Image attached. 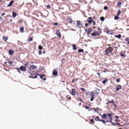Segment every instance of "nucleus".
<instances>
[{"mask_svg":"<svg viewBox=\"0 0 129 129\" xmlns=\"http://www.w3.org/2000/svg\"><path fill=\"white\" fill-rule=\"evenodd\" d=\"M112 49V48L109 47L107 50H105V52L107 53H110L111 52Z\"/></svg>","mask_w":129,"mask_h":129,"instance_id":"obj_1","label":"nucleus"},{"mask_svg":"<svg viewBox=\"0 0 129 129\" xmlns=\"http://www.w3.org/2000/svg\"><path fill=\"white\" fill-rule=\"evenodd\" d=\"M100 35V33L98 32L95 31L94 33L91 34V35L92 36H96L97 35Z\"/></svg>","mask_w":129,"mask_h":129,"instance_id":"obj_2","label":"nucleus"},{"mask_svg":"<svg viewBox=\"0 0 129 129\" xmlns=\"http://www.w3.org/2000/svg\"><path fill=\"white\" fill-rule=\"evenodd\" d=\"M56 34L57 36L59 38H60L61 35L60 34V31L58 29L56 31Z\"/></svg>","mask_w":129,"mask_h":129,"instance_id":"obj_3","label":"nucleus"},{"mask_svg":"<svg viewBox=\"0 0 129 129\" xmlns=\"http://www.w3.org/2000/svg\"><path fill=\"white\" fill-rule=\"evenodd\" d=\"M92 21H93L91 17H89L87 19V21L89 23H91Z\"/></svg>","mask_w":129,"mask_h":129,"instance_id":"obj_4","label":"nucleus"},{"mask_svg":"<svg viewBox=\"0 0 129 129\" xmlns=\"http://www.w3.org/2000/svg\"><path fill=\"white\" fill-rule=\"evenodd\" d=\"M37 67L36 66H34L33 65H32L30 66L29 67V69L31 70H34Z\"/></svg>","mask_w":129,"mask_h":129,"instance_id":"obj_5","label":"nucleus"},{"mask_svg":"<svg viewBox=\"0 0 129 129\" xmlns=\"http://www.w3.org/2000/svg\"><path fill=\"white\" fill-rule=\"evenodd\" d=\"M20 69L22 71H24L26 70V68L23 66H21L20 67Z\"/></svg>","mask_w":129,"mask_h":129,"instance_id":"obj_6","label":"nucleus"},{"mask_svg":"<svg viewBox=\"0 0 129 129\" xmlns=\"http://www.w3.org/2000/svg\"><path fill=\"white\" fill-rule=\"evenodd\" d=\"M57 72L55 70H54L53 71L52 74L54 76H57Z\"/></svg>","mask_w":129,"mask_h":129,"instance_id":"obj_7","label":"nucleus"},{"mask_svg":"<svg viewBox=\"0 0 129 129\" xmlns=\"http://www.w3.org/2000/svg\"><path fill=\"white\" fill-rule=\"evenodd\" d=\"M121 88V86L120 85H118L116 88V90L117 91H118V90L120 89Z\"/></svg>","mask_w":129,"mask_h":129,"instance_id":"obj_8","label":"nucleus"},{"mask_svg":"<svg viewBox=\"0 0 129 129\" xmlns=\"http://www.w3.org/2000/svg\"><path fill=\"white\" fill-rule=\"evenodd\" d=\"M107 115L109 117V118L110 119V120H112V118L111 117V114L110 113H109Z\"/></svg>","mask_w":129,"mask_h":129,"instance_id":"obj_9","label":"nucleus"},{"mask_svg":"<svg viewBox=\"0 0 129 129\" xmlns=\"http://www.w3.org/2000/svg\"><path fill=\"white\" fill-rule=\"evenodd\" d=\"M72 92L71 94L72 95H75V90L74 89H72Z\"/></svg>","mask_w":129,"mask_h":129,"instance_id":"obj_10","label":"nucleus"},{"mask_svg":"<svg viewBox=\"0 0 129 129\" xmlns=\"http://www.w3.org/2000/svg\"><path fill=\"white\" fill-rule=\"evenodd\" d=\"M9 54L10 55H12L13 53V51L12 50H10L9 51Z\"/></svg>","mask_w":129,"mask_h":129,"instance_id":"obj_11","label":"nucleus"},{"mask_svg":"<svg viewBox=\"0 0 129 129\" xmlns=\"http://www.w3.org/2000/svg\"><path fill=\"white\" fill-rule=\"evenodd\" d=\"M13 3H14V1H11L10 2L9 4L7 5V7H9V6H11L12 5Z\"/></svg>","mask_w":129,"mask_h":129,"instance_id":"obj_12","label":"nucleus"},{"mask_svg":"<svg viewBox=\"0 0 129 129\" xmlns=\"http://www.w3.org/2000/svg\"><path fill=\"white\" fill-rule=\"evenodd\" d=\"M102 118H105L107 117V115L106 114H104L102 116Z\"/></svg>","mask_w":129,"mask_h":129,"instance_id":"obj_13","label":"nucleus"},{"mask_svg":"<svg viewBox=\"0 0 129 129\" xmlns=\"http://www.w3.org/2000/svg\"><path fill=\"white\" fill-rule=\"evenodd\" d=\"M24 27H20V30L21 33H23L24 32Z\"/></svg>","mask_w":129,"mask_h":129,"instance_id":"obj_14","label":"nucleus"},{"mask_svg":"<svg viewBox=\"0 0 129 129\" xmlns=\"http://www.w3.org/2000/svg\"><path fill=\"white\" fill-rule=\"evenodd\" d=\"M3 40H4L6 42L8 39V37H5L4 36H3Z\"/></svg>","mask_w":129,"mask_h":129,"instance_id":"obj_15","label":"nucleus"},{"mask_svg":"<svg viewBox=\"0 0 129 129\" xmlns=\"http://www.w3.org/2000/svg\"><path fill=\"white\" fill-rule=\"evenodd\" d=\"M16 13L14 12H13L12 13V16L13 17H16Z\"/></svg>","mask_w":129,"mask_h":129,"instance_id":"obj_16","label":"nucleus"},{"mask_svg":"<svg viewBox=\"0 0 129 129\" xmlns=\"http://www.w3.org/2000/svg\"><path fill=\"white\" fill-rule=\"evenodd\" d=\"M72 46L73 47V49L74 50H75L76 49V46L75 44H73L72 45Z\"/></svg>","mask_w":129,"mask_h":129,"instance_id":"obj_17","label":"nucleus"},{"mask_svg":"<svg viewBox=\"0 0 129 129\" xmlns=\"http://www.w3.org/2000/svg\"><path fill=\"white\" fill-rule=\"evenodd\" d=\"M90 93L91 94H90V95L91 97H94V93H93L91 92H90Z\"/></svg>","mask_w":129,"mask_h":129,"instance_id":"obj_18","label":"nucleus"},{"mask_svg":"<svg viewBox=\"0 0 129 129\" xmlns=\"http://www.w3.org/2000/svg\"><path fill=\"white\" fill-rule=\"evenodd\" d=\"M81 23L80 21L78 20L77 22V26L79 25Z\"/></svg>","mask_w":129,"mask_h":129,"instance_id":"obj_19","label":"nucleus"},{"mask_svg":"<svg viewBox=\"0 0 129 129\" xmlns=\"http://www.w3.org/2000/svg\"><path fill=\"white\" fill-rule=\"evenodd\" d=\"M92 29L90 28H89L88 30V31L87 33V34L88 35L92 31Z\"/></svg>","mask_w":129,"mask_h":129,"instance_id":"obj_20","label":"nucleus"},{"mask_svg":"<svg viewBox=\"0 0 129 129\" xmlns=\"http://www.w3.org/2000/svg\"><path fill=\"white\" fill-rule=\"evenodd\" d=\"M112 124L113 125L115 126L116 125H120V123H114L113 124Z\"/></svg>","mask_w":129,"mask_h":129,"instance_id":"obj_21","label":"nucleus"},{"mask_svg":"<svg viewBox=\"0 0 129 129\" xmlns=\"http://www.w3.org/2000/svg\"><path fill=\"white\" fill-rule=\"evenodd\" d=\"M121 37V35H120L119 34L118 35H116L115 36V37H117V38L118 39L120 38Z\"/></svg>","mask_w":129,"mask_h":129,"instance_id":"obj_22","label":"nucleus"},{"mask_svg":"<svg viewBox=\"0 0 129 129\" xmlns=\"http://www.w3.org/2000/svg\"><path fill=\"white\" fill-rule=\"evenodd\" d=\"M83 50L82 49H80L78 50V52H83Z\"/></svg>","mask_w":129,"mask_h":129,"instance_id":"obj_23","label":"nucleus"},{"mask_svg":"<svg viewBox=\"0 0 129 129\" xmlns=\"http://www.w3.org/2000/svg\"><path fill=\"white\" fill-rule=\"evenodd\" d=\"M120 55L121 56H122L123 57H124L126 56V55H124L122 53H121L120 54Z\"/></svg>","mask_w":129,"mask_h":129,"instance_id":"obj_24","label":"nucleus"},{"mask_svg":"<svg viewBox=\"0 0 129 129\" xmlns=\"http://www.w3.org/2000/svg\"><path fill=\"white\" fill-rule=\"evenodd\" d=\"M108 80L107 79H105L103 81V84H105Z\"/></svg>","mask_w":129,"mask_h":129,"instance_id":"obj_25","label":"nucleus"},{"mask_svg":"<svg viewBox=\"0 0 129 129\" xmlns=\"http://www.w3.org/2000/svg\"><path fill=\"white\" fill-rule=\"evenodd\" d=\"M94 110L96 112H98V108H94Z\"/></svg>","mask_w":129,"mask_h":129,"instance_id":"obj_26","label":"nucleus"},{"mask_svg":"<svg viewBox=\"0 0 129 129\" xmlns=\"http://www.w3.org/2000/svg\"><path fill=\"white\" fill-rule=\"evenodd\" d=\"M38 76H39L41 78H42L43 77H44V75H38Z\"/></svg>","mask_w":129,"mask_h":129,"instance_id":"obj_27","label":"nucleus"},{"mask_svg":"<svg viewBox=\"0 0 129 129\" xmlns=\"http://www.w3.org/2000/svg\"><path fill=\"white\" fill-rule=\"evenodd\" d=\"M114 19L115 20L118 19H119L118 16L117 15V16H115L114 17Z\"/></svg>","mask_w":129,"mask_h":129,"instance_id":"obj_28","label":"nucleus"},{"mask_svg":"<svg viewBox=\"0 0 129 129\" xmlns=\"http://www.w3.org/2000/svg\"><path fill=\"white\" fill-rule=\"evenodd\" d=\"M100 19L101 21H103L104 20V18L103 17H101L100 18Z\"/></svg>","mask_w":129,"mask_h":129,"instance_id":"obj_29","label":"nucleus"},{"mask_svg":"<svg viewBox=\"0 0 129 129\" xmlns=\"http://www.w3.org/2000/svg\"><path fill=\"white\" fill-rule=\"evenodd\" d=\"M43 47H42L41 46H39V49L40 50H41L42 49Z\"/></svg>","mask_w":129,"mask_h":129,"instance_id":"obj_30","label":"nucleus"},{"mask_svg":"<svg viewBox=\"0 0 129 129\" xmlns=\"http://www.w3.org/2000/svg\"><path fill=\"white\" fill-rule=\"evenodd\" d=\"M68 20L69 21V22L70 23H71L72 22V20L71 19H68Z\"/></svg>","mask_w":129,"mask_h":129,"instance_id":"obj_31","label":"nucleus"},{"mask_svg":"<svg viewBox=\"0 0 129 129\" xmlns=\"http://www.w3.org/2000/svg\"><path fill=\"white\" fill-rule=\"evenodd\" d=\"M99 119V117H96L95 118V120L97 121H98Z\"/></svg>","mask_w":129,"mask_h":129,"instance_id":"obj_32","label":"nucleus"},{"mask_svg":"<svg viewBox=\"0 0 129 129\" xmlns=\"http://www.w3.org/2000/svg\"><path fill=\"white\" fill-rule=\"evenodd\" d=\"M125 40L128 42V43L129 44V39H126Z\"/></svg>","mask_w":129,"mask_h":129,"instance_id":"obj_33","label":"nucleus"},{"mask_svg":"<svg viewBox=\"0 0 129 129\" xmlns=\"http://www.w3.org/2000/svg\"><path fill=\"white\" fill-rule=\"evenodd\" d=\"M120 13L121 12L120 11H118L117 13V15L119 16Z\"/></svg>","mask_w":129,"mask_h":129,"instance_id":"obj_34","label":"nucleus"},{"mask_svg":"<svg viewBox=\"0 0 129 129\" xmlns=\"http://www.w3.org/2000/svg\"><path fill=\"white\" fill-rule=\"evenodd\" d=\"M80 89L83 91H85V89L84 88H80Z\"/></svg>","mask_w":129,"mask_h":129,"instance_id":"obj_35","label":"nucleus"},{"mask_svg":"<svg viewBox=\"0 0 129 129\" xmlns=\"http://www.w3.org/2000/svg\"><path fill=\"white\" fill-rule=\"evenodd\" d=\"M121 4V3L120 2H119L117 3V5L118 6H120Z\"/></svg>","mask_w":129,"mask_h":129,"instance_id":"obj_36","label":"nucleus"},{"mask_svg":"<svg viewBox=\"0 0 129 129\" xmlns=\"http://www.w3.org/2000/svg\"><path fill=\"white\" fill-rule=\"evenodd\" d=\"M94 98V97H91V98H90V101H93V99Z\"/></svg>","mask_w":129,"mask_h":129,"instance_id":"obj_37","label":"nucleus"},{"mask_svg":"<svg viewBox=\"0 0 129 129\" xmlns=\"http://www.w3.org/2000/svg\"><path fill=\"white\" fill-rule=\"evenodd\" d=\"M50 6L49 5H48L47 6V9H50Z\"/></svg>","mask_w":129,"mask_h":129,"instance_id":"obj_38","label":"nucleus"},{"mask_svg":"<svg viewBox=\"0 0 129 129\" xmlns=\"http://www.w3.org/2000/svg\"><path fill=\"white\" fill-rule=\"evenodd\" d=\"M104 8L105 10H107L108 9V7H107L105 6V7H104Z\"/></svg>","mask_w":129,"mask_h":129,"instance_id":"obj_39","label":"nucleus"},{"mask_svg":"<svg viewBox=\"0 0 129 129\" xmlns=\"http://www.w3.org/2000/svg\"><path fill=\"white\" fill-rule=\"evenodd\" d=\"M120 81V80L119 79H117L116 80V81L117 82H119Z\"/></svg>","mask_w":129,"mask_h":129,"instance_id":"obj_40","label":"nucleus"},{"mask_svg":"<svg viewBox=\"0 0 129 129\" xmlns=\"http://www.w3.org/2000/svg\"><path fill=\"white\" fill-rule=\"evenodd\" d=\"M39 55H41L42 54V53L41 51H39Z\"/></svg>","mask_w":129,"mask_h":129,"instance_id":"obj_41","label":"nucleus"},{"mask_svg":"<svg viewBox=\"0 0 129 129\" xmlns=\"http://www.w3.org/2000/svg\"><path fill=\"white\" fill-rule=\"evenodd\" d=\"M29 41H32L33 40V39L31 37H29Z\"/></svg>","mask_w":129,"mask_h":129,"instance_id":"obj_42","label":"nucleus"},{"mask_svg":"<svg viewBox=\"0 0 129 129\" xmlns=\"http://www.w3.org/2000/svg\"><path fill=\"white\" fill-rule=\"evenodd\" d=\"M92 21V22H93V25H95V21H93H93Z\"/></svg>","mask_w":129,"mask_h":129,"instance_id":"obj_43","label":"nucleus"},{"mask_svg":"<svg viewBox=\"0 0 129 129\" xmlns=\"http://www.w3.org/2000/svg\"><path fill=\"white\" fill-rule=\"evenodd\" d=\"M85 108L86 109H88L89 107L88 106H86L85 107Z\"/></svg>","mask_w":129,"mask_h":129,"instance_id":"obj_44","label":"nucleus"},{"mask_svg":"<svg viewBox=\"0 0 129 129\" xmlns=\"http://www.w3.org/2000/svg\"><path fill=\"white\" fill-rule=\"evenodd\" d=\"M30 78H34V76H33L32 75H31L30 76Z\"/></svg>","mask_w":129,"mask_h":129,"instance_id":"obj_45","label":"nucleus"},{"mask_svg":"<svg viewBox=\"0 0 129 129\" xmlns=\"http://www.w3.org/2000/svg\"><path fill=\"white\" fill-rule=\"evenodd\" d=\"M88 25V24L87 23H86L85 24V25L86 26H87Z\"/></svg>","mask_w":129,"mask_h":129,"instance_id":"obj_46","label":"nucleus"},{"mask_svg":"<svg viewBox=\"0 0 129 129\" xmlns=\"http://www.w3.org/2000/svg\"><path fill=\"white\" fill-rule=\"evenodd\" d=\"M54 24L55 25H58V23H54Z\"/></svg>","mask_w":129,"mask_h":129,"instance_id":"obj_47","label":"nucleus"},{"mask_svg":"<svg viewBox=\"0 0 129 129\" xmlns=\"http://www.w3.org/2000/svg\"><path fill=\"white\" fill-rule=\"evenodd\" d=\"M5 14V13H3L2 14V16H4V15Z\"/></svg>","mask_w":129,"mask_h":129,"instance_id":"obj_48","label":"nucleus"},{"mask_svg":"<svg viewBox=\"0 0 129 129\" xmlns=\"http://www.w3.org/2000/svg\"><path fill=\"white\" fill-rule=\"evenodd\" d=\"M115 118L116 119H117L119 118V117L118 116H115Z\"/></svg>","mask_w":129,"mask_h":129,"instance_id":"obj_49","label":"nucleus"},{"mask_svg":"<svg viewBox=\"0 0 129 129\" xmlns=\"http://www.w3.org/2000/svg\"><path fill=\"white\" fill-rule=\"evenodd\" d=\"M102 122H103V123H105L106 122V121H102ZM108 122V121H106V122ZM109 122H111V121H109Z\"/></svg>","mask_w":129,"mask_h":129,"instance_id":"obj_50","label":"nucleus"},{"mask_svg":"<svg viewBox=\"0 0 129 129\" xmlns=\"http://www.w3.org/2000/svg\"><path fill=\"white\" fill-rule=\"evenodd\" d=\"M75 81V79H73V80L72 81V82L73 83Z\"/></svg>","mask_w":129,"mask_h":129,"instance_id":"obj_51","label":"nucleus"},{"mask_svg":"<svg viewBox=\"0 0 129 129\" xmlns=\"http://www.w3.org/2000/svg\"><path fill=\"white\" fill-rule=\"evenodd\" d=\"M22 21H21V20H19V23H21V22H22Z\"/></svg>","mask_w":129,"mask_h":129,"instance_id":"obj_52","label":"nucleus"},{"mask_svg":"<svg viewBox=\"0 0 129 129\" xmlns=\"http://www.w3.org/2000/svg\"><path fill=\"white\" fill-rule=\"evenodd\" d=\"M9 63H12V61H10L9 62Z\"/></svg>","mask_w":129,"mask_h":129,"instance_id":"obj_53","label":"nucleus"},{"mask_svg":"<svg viewBox=\"0 0 129 129\" xmlns=\"http://www.w3.org/2000/svg\"><path fill=\"white\" fill-rule=\"evenodd\" d=\"M0 20H3V18L1 17H0Z\"/></svg>","mask_w":129,"mask_h":129,"instance_id":"obj_54","label":"nucleus"},{"mask_svg":"<svg viewBox=\"0 0 129 129\" xmlns=\"http://www.w3.org/2000/svg\"><path fill=\"white\" fill-rule=\"evenodd\" d=\"M85 31H86V32H87V33L88 32H87V29H85Z\"/></svg>","mask_w":129,"mask_h":129,"instance_id":"obj_55","label":"nucleus"},{"mask_svg":"<svg viewBox=\"0 0 129 129\" xmlns=\"http://www.w3.org/2000/svg\"><path fill=\"white\" fill-rule=\"evenodd\" d=\"M34 77V78H37V76H35V77Z\"/></svg>","mask_w":129,"mask_h":129,"instance_id":"obj_56","label":"nucleus"},{"mask_svg":"<svg viewBox=\"0 0 129 129\" xmlns=\"http://www.w3.org/2000/svg\"><path fill=\"white\" fill-rule=\"evenodd\" d=\"M68 99H69V100H71V97H69V98H68Z\"/></svg>","mask_w":129,"mask_h":129,"instance_id":"obj_57","label":"nucleus"},{"mask_svg":"<svg viewBox=\"0 0 129 129\" xmlns=\"http://www.w3.org/2000/svg\"><path fill=\"white\" fill-rule=\"evenodd\" d=\"M18 72L19 73H20V70L19 69H18Z\"/></svg>","mask_w":129,"mask_h":129,"instance_id":"obj_58","label":"nucleus"},{"mask_svg":"<svg viewBox=\"0 0 129 129\" xmlns=\"http://www.w3.org/2000/svg\"><path fill=\"white\" fill-rule=\"evenodd\" d=\"M90 121H93V120L92 119H90Z\"/></svg>","mask_w":129,"mask_h":129,"instance_id":"obj_59","label":"nucleus"},{"mask_svg":"<svg viewBox=\"0 0 129 129\" xmlns=\"http://www.w3.org/2000/svg\"><path fill=\"white\" fill-rule=\"evenodd\" d=\"M42 79L43 80H46V78H43Z\"/></svg>","mask_w":129,"mask_h":129,"instance_id":"obj_60","label":"nucleus"},{"mask_svg":"<svg viewBox=\"0 0 129 129\" xmlns=\"http://www.w3.org/2000/svg\"><path fill=\"white\" fill-rule=\"evenodd\" d=\"M97 74L99 75V77L100 76V75L99 74V73H97Z\"/></svg>","mask_w":129,"mask_h":129,"instance_id":"obj_61","label":"nucleus"},{"mask_svg":"<svg viewBox=\"0 0 129 129\" xmlns=\"http://www.w3.org/2000/svg\"><path fill=\"white\" fill-rule=\"evenodd\" d=\"M107 34H109V30L107 32Z\"/></svg>","mask_w":129,"mask_h":129,"instance_id":"obj_62","label":"nucleus"},{"mask_svg":"<svg viewBox=\"0 0 129 129\" xmlns=\"http://www.w3.org/2000/svg\"><path fill=\"white\" fill-rule=\"evenodd\" d=\"M28 64V63H27L25 64V65H27Z\"/></svg>","mask_w":129,"mask_h":129,"instance_id":"obj_63","label":"nucleus"},{"mask_svg":"<svg viewBox=\"0 0 129 129\" xmlns=\"http://www.w3.org/2000/svg\"><path fill=\"white\" fill-rule=\"evenodd\" d=\"M98 29L99 30H100V28H98Z\"/></svg>","mask_w":129,"mask_h":129,"instance_id":"obj_64","label":"nucleus"}]
</instances>
